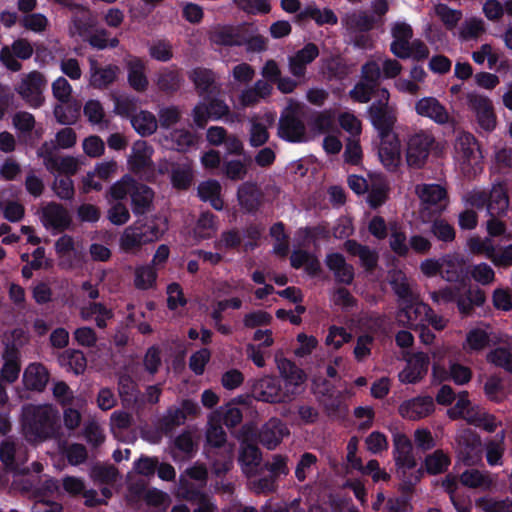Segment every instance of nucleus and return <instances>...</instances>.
Instances as JSON below:
<instances>
[{
    "label": "nucleus",
    "instance_id": "1",
    "mask_svg": "<svg viewBox=\"0 0 512 512\" xmlns=\"http://www.w3.org/2000/svg\"><path fill=\"white\" fill-rule=\"evenodd\" d=\"M58 411L51 405H28L23 409L22 431L27 441L38 443L57 431Z\"/></svg>",
    "mask_w": 512,
    "mask_h": 512
},
{
    "label": "nucleus",
    "instance_id": "2",
    "mask_svg": "<svg viewBox=\"0 0 512 512\" xmlns=\"http://www.w3.org/2000/svg\"><path fill=\"white\" fill-rule=\"evenodd\" d=\"M464 205L482 209L486 207L488 216L505 215L509 206L507 193L502 185H495L487 192L474 189L464 197Z\"/></svg>",
    "mask_w": 512,
    "mask_h": 512
},
{
    "label": "nucleus",
    "instance_id": "3",
    "mask_svg": "<svg viewBox=\"0 0 512 512\" xmlns=\"http://www.w3.org/2000/svg\"><path fill=\"white\" fill-rule=\"evenodd\" d=\"M394 441V460L396 464L397 476L402 479L405 488L409 489L418 481L416 474V460L413 455V449L410 439L403 433H395Z\"/></svg>",
    "mask_w": 512,
    "mask_h": 512
},
{
    "label": "nucleus",
    "instance_id": "4",
    "mask_svg": "<svg viewBox=\"0 0 512 512\" xmlns=\"http://www.w3.org/2000/svg\"><path fill=\"white\" fill-rule=\"evenodd\" d=\"M376 97L377 99L368 108L371 124L378 135L395 133L393 129L397 122L396 108L389 103L388 90L384 88L377 90Z\"/></svg>",
    "mask_w": 512,
    "mask_h": 512
},
{
    "label": "nucleus",
    "instance_id": "5",
    "mask_svg": "<svg viewBox=\"0 0 512 512\" xmlns=\"http://www.w3.org/2000/svg\"><path fill=\"white\" fill-rule=\"evenodd\" d=\"M460 287H446L430 293V297L436 304H443L455 301L461 314L470 313L474 305L481 306L486 300L485 293L480 289H467L464 295L460 294Z\"/></svg>",
    "mask_w": 512,
    "mask_h": 512
},
{
    "label": "nucleus",
    "instance_id": "6",
    "mask_svg": "<svg viewBox=\"0 0 512 512\" xmlns=\"http://www.w3.org/2000/svg\"><path fill=\"white\" fill-rule=\"evenodd\" d=\"M434 136L428 131H418L410 135L406 143V161L409 167L421 168L426 163L430 151L437 148Z\"/></svg>",
    "mask_w": 512,
    "mask_h": 512
},
{
    "label": "nucleus",
    "instance_id": "7",
    "mask_svg": "<svg viewBox=\"0 0 512 512\" xmlns=\"http://www.w3.org/2000/svg\"><path fill=\"white\" fill-rule=\"evenodd\" d=\"M301 104L290 100L287 107L285 108L278 128V135L290 142H302L306 141L305 126L299 119L301 114Z\"/></svg>",
    "mask_w": 512,
    "mask_h": 512
},
{
    "label": "nucleus",
    "instance_id": "8",
    "mask_svg": "<svg viewBox=\"0 0 512 512\" xmlns=\"http://www.w3.org/2000/svg\"><path fill=\"white\" fill-rule=\"evenodd\" d=\"M47 87L45 76L38 71H31L21 77L15 90L31 107H40L44 102L43 92Z\"/></svg>",
    "mask_w": 512,
    "mask_h": 512
},
{
    "label": "nucleus",
    "instance_id": "9",
    "mask_svg": "<svg viewBox=\"0 0 512 512\" xmlns=\"http://www.w3.org/2000/svg\"><path fill=\"white\" fill-rule=\"evenodd\" d=\"M415 192L422 205V213L440 214L448 206L447 190L440 184H419Z\"/></svg>",
    "mask_w": 512,
    "mask_h": 512
},
{
    "label": "nucleus",
    "instance_id": "10",
    "mask_svg": "<svg viewBox=\"0 0 512 512\" xmlns=\"http://www.w3.org/2000/svg\"><path fill=\"white\" fill-rule=\"evenodd\" d=\"M481 152L478 144L470 133L458 132L454 144V159L466 171L469 167L476 165L481 159Z\"/></svg>",
    "mask_w": 512,
    "mask_h": 512
},
{
    "label": "nucleus",
    "instance_id": "11",
    "mask_svg": "<svg viewBox=\"0 0 512 512\" xmlns=\"http://www.w3.org/2000/svg\"><path fill=\"white\" fill-rule=\"evenodd\" d=\"M276 365L283 378L284 386L282 387L287 400L300 393L303 384L306 381V374L298 368L293 362L286 358L276 356Z\"/></svg>",
    "mask_w": 512,
    "mask_h": 512
},
{
    "label": "nucleus",
    "instance_id": "12",
    "mask_svg": "<svg viewBox=\"0 0 512 512\" xmlns=\"http://www.w3.org/2000/svg\"><path fill=\"white\" fill-rule=\"evenodd\" d=\"M377 154L388 171H396L402 162L401 144L396 133L378 135Z\"/></svg>",
    "mask_w": 512,
    "mask_h": 512
},
{
    "label": "nucleus",
    "instance_id": "13",
    "mask_svg": "<svg viewBox=\"0 0 512 512\" xmlns=\"http://www.w3.org/2000/svg\"><path fill=\"white\" fill-rule=\"evenodd\" d=\"M380 78V67L375 60L367 62L362 67V80L350 91L353 100L367 103L371 99Z\"/></svg>",
    "mask_w": 512,
    "mask_h": 512
},
{
    "label": "nucleus",
    "instance_id": "14",
    "mask_svg": "<svg viewBox=\"0 0 512 512\" xmlns=\"http://www.w3.org/2000/svg\"><path fill=\"white\" fill-rule=\"evenodd\" d=\"M32 44L25 39L15 40L11 46H4L0 50V61L9 70L17 72L21 70V63L15 58L29 59L33 54Z\"/></svg>",
    "mask_w": 512,
    "mask_h": 512
},
{
    "label": "nucleus",
    "instance_id": "15",
    "mask_svg": "<svg viewBox=\"0 0 512 512\" xmlns=\"http://www.w3.org/2000/svg\"><path fill=\"white\" fill-rule=\"evenodd\" d=\"M431 314V308L421 302L419 297L414 299L413 302H408L401 306L397 313V321L405 326L411 328H418L425 325V320Z\"/></svg>",
    "mask_w": 512,
    "mask_h": 512
},
{
    "label": "nucleus",
    "instance_id": "16",
    "mask_svg": "<svg viewBox=\"0 0 512 512\" xmlns=\"http://www.w3.org/2000/svg\"><path fill=\"white\" fill-rule=\"evenodd\" d=\"M255 399L268 403H280L287 400L279 381L272 376H264L252 385Z\"/></svg>",
    "mask_w": 512,
    "mask_h": 512
},
{
    "label": "nucleus",
    "instance_id": "17",
    "mask_svg": "<svg viewBox=\"0 0 512 512\" xmlns=\"http://www.w3.org/2000/svg\"><path fill=\"white\" fill-rule=\"evenodd\" d=\"M428 366V355L423 352L415 353L407 359L405 367L398 374V379L403 384H415L426 375Z\"/></svg>",
    "mask_w": 512,
    "mask_h": 512
},
{
    "label": "nucleus",
    "instance_id": "18",
    "mask_svg": "<svg viewBox=\"0 0 512 512\" xmlns=\"http://www.w3.org/2000/svg\"><path fill=\"white\" fill-rule=\"evenodd\" d=\"M319 55L318 47L313 43L306 44L302 49L288 57L290 74L300 80H306L307 65Z\"/></svg>",
    "mask_w": 512,
    "mask_h": 512
},
{
    "label": "nucleus",
    "instance_id": "19",
    "mask_svg": "<svg viewBox=\"0 0 512 512\" xmlns=\"http://www.w3.org/2000/svg\"><path fill=\"white\" fill-rule=\"evenodd\" d=\"M392 42L391 52L398 58L407 59L409 55L408 45L413 37L411 25L405 21H396L391 25Z\"/></svg>",
    "mask_w": 512,
    "mask_h": 512
},
{
    "label": "nucleus",
    "instance_id": "20",
    "mask_svg": "<svg viewBox=\"0 0 512 512\" xmlns=\"http://www.w3.org/2000/svg\"><path fill=\"white\" fill-rule=\"evenodd\" d=\"M447 415L451 419L463 418L470 424H481L485 420L481 408L470 402L467 392L458 395L456 404L447 411Z\"/></svg>",
    "mask_w": 512,
    "mask_h": 512
},
{
    "label": "nucleus",
    "instance_id": "21",
    "mask_svg": "<svg viewBox=\"0 0 512 512\" xmlns=\"http://www.w3.org/2000/svg\"><path fill=\"white\" fill-rule=\"evenodd\" d=\"M415 110L418 115L431 119L437 124H447L451 122V116L444 105L434 97H423L415 104Z\"/></svg>",
    "mask_w": 512,
    "mask_h": 512
},
{
    "label": "nucleus",
    "instance_id": "22",
    "mask_svg": "<svg viewBox=\"0 0 512 512\" xmlns=\"http://www.w3.org/2000/svg\"><path fill=\"white\" fill-rule=\"evenodd\" d=\"M434 411L433 399L429 396L416 397L404 401L399 406V414L410 420H418L427 417Z\"/></svg>",
    "mask_w": 512,
    "mask_h": 512
},
{
    "label": "nucleus",
    "instance_id": "23",
    "mask_svg": "<svg viewBox=\"0 0 512 512\" xmlns=\"http://www.w3.org/2000/svg\"><path fill=\"white\" fill-rule=\"evenodd\" d=\"M229 113V107L220 100H213L209 104L200 102L193 110V119L196 125L203 127L208 120H217Z\"/></svg>",
    "mask_w": 512,
    "mask_h": 512
},
{
    "label": "nucleus",
    "instance_id": "24",
    "mask_svg": "<svg viewBox=\"0 0 512 512\" xmlns=\"http://www.w3.org/2000/svg\"><path fill=\"white\" fill-rule=\"evenodd\" d=\"M289 435L286 425L277 418H271L259 433L260 442L268 449L276 448Z\"/></svg>",
    "mask_w": 512,
    "mask_h": 512
},
{
    "label": "nucleus",
    "instance_id": "25",
    "mask_svg": "<svg viewBox=\"0 0 512 512\" xmlns=\"http://www.w3.org/2000/svg\"><path fill=\"white\" fill-rule=\"evenodd\" d=\"M47 144H44L38 151L39 156L44 158L45 166L51 172H60L66 175H73L78 171L79 161L72 156L50 157L47 156Z\"/></svg>",
    "mask_w": 512,
    "mask_h": 512
},
{
    "label": "nucleus",
    "instance_id": "26",
    "mask_svg": "<svg viewBox=\"0 0 512 512\" xmlns=\"http://www.w3.org/2000/svg\"><path fill=\"white\" fill-rule=\"evenodd\" d=\"M457 441L460 446L459 454L467 464H475L481 460L480 440L471 430L459 434Z\"/></svg>",
    "mask_w": 512,
    "mask_h": 512
},
{
    "label": "nucleus",
    "instance_id": "27",
    "mask_svg": "<svg viewBox=\"0 0 512 512\" xmlns=\"http://www.w3.org/2000/svg\"><path fill=\"white\" fill-rule=\"evenodd\" d=\"M119 72L117 65L100 67L95 60H90L89 83L94 88H105L116 80Z\"/></svg>",
    "mask_w": 512,
    "mask_h": 512
},
{
    "label": "nucleus",
    "instance_id": "28",
    "mask_svg": "<svg viewBox=\"0 0 512 512\" xmlns=\"http://www.w3.org/2000/svg\"><path fill=\"white\" fill-rule=\"evenodd\" d=\"M42 222L48 229L63 230L70 224L68 212L58 204H48L43 208Z\"/></svg>",
    "mask_w": 512,
    "mask_h": 512
},
{
    "label": "nucleus",
    "instance_id": "29",
    "mask_svg": "<svg viewBox=\"0 0 512 512\" xmlns=\"http://www.w3.org/2000/svg\"><path fill=\"white\" fill-rule=\"evenodd\" d=\"M128 83L136 91H145L148 87V79L145 74L144 62L133 56L126 59Z\"/></svg>",
    "mask_w": 512,
    "mask_h": 512
},
{
    "label": "nucleus",
    "instance_id": "30",
    "mask_svg": "<svg viewBox=\"0 0 512 512\" xmlns=\"http://www.w3.org/2000/svg\"><path fill=\"white\" fill-rule=\"evenodd\" d=\"M464 260L456 254H449L441 258L440 276L448 282H458L464 278Z\"/></svg>",
    "mask_w": 512,
    "mask_h": 512
},
{
    "label": "nucleus",
    "instance_id": "31",
    "mask_svg": "<svg viewBox=\"0 0 512 512\" xmlns=\"http://www.w3.org/2000/svg\"><path fill=\"white\" fill-rule=\"evenodd\" d=\"M390 283L395 294L399 298L400 306L408 304V302H413L414 299L419 297L418 293L413 290L410 281L402 271H394L391 274Z\"/></svg>",
    "mask_w": 512,
    "mask_h": 512
},
{
    "label": "nucleus",
    "instance_id": "32",
    "mask_svg": "<svg viewBox=\"0 0 512 512\" xmlns=\"http://www.w3.org/2000/svg\"><path fill=\"white\" fill-rule=\"evenodd\" d=\"M388 192V183L382 175L370 176L367 202L371 208L375 209L383 205L388 198Z\"/></svg>",
    "mask_w": 512,
    "mask_h": 512
},
{
    "label": "nucleus",
    "instance_id": "33",
    "mask_svg": "<svg viewBox=\"0 0 512 512\" xmlns=\"http://www.w3.org/2000/svg\"><path fill=\"white\" fill-rule=\"evenodd\" d=\"M460 482L466 487L485 491L495 484V478L488 472L468 469L460 475Z\"/></svg>",
    "mask_w": 512,
    "mask_h": 512
},
{
    "label": "nucleus",
    "instance_id": "34",
    "mask_svg": "<svg viewBox=\"0 0 512 512\" xmlns=\"http://www.w3.org/2000/svg\"><path fill=\"white\" fill-rule=\"evenodd\" d=\"M488 327H475L468 331L462 348L466 353H478L489 343Z\"/></svg>",
    "mask_w": 512,
    "mask_h": 512
},
{
    "label": "nucleus",
    "instance_id": "35",
    "mask_svg": "<svg viewBox=\"0 0 512 512\" xmlns=\"http://www.w3.org/2000/svg\"><path fill=\"white\" fill-rule=\"evenodd\" d=\"M23 380L27 388L41 391L49 380V374L43 365L32 363L25 369Z\"/></svg>",
    "mask_w": 512,
    "mask_h": 512
},
{
    "label": "nucleus",
    "instance_id": "36",
    "mask_svg": "<svg viewBox=\"0 0 512 512\" xmlns=\"http://www.w3.org/2000/svg\"><path fill=\"white\" fill-rule=\"evenodd\" d=\"M480 126L486 131H491L496 126L495 115L490 100L485 97H475L472 101Z\"/></svg>",
    "mask_w": 512,
    "mask_h": 512
},
{
    "label": "nucleus",
    "instance_id": "37",
    "mask_svg": "<svg viewBox=\"0 0 512 512\" xmlns=\"http://www.w3.org/2000/svg\"><path fill=\"white\" fill-rule=\"evenodd\" d=\"M335 119L336 116L333 111H321L310 121V129L315 135H328L334 132L339 133Z\"/></svg>",
    "mask_w": 512,
    "mask_h": 512
},
{
    "label": "nucleus",
    "instance_id": "38",
    "mask_svg": "<svg viewBox=\"0 0 512 512\" xmlns=\"http://www.w3.org/2000/svg\"><path fill=\"white\" fill-rule=\"evenodd\" d=\"M152 148L145 141H137L132 147L129 165L133 171H141L151 163Z\"/></svg>",
    "mask_w": 512,
    "mask_h": 512
},
{
    "label": "nucleus",
    "instance_id": "39",
    "mask_svg": "<svg viewBox=\"0 0 512 512\" xmlns=\"http://www.w3.org/2000/svg\"><path fill=\"white\" fill-rule=\"evenodd\" d=\"M326 264L340 282L348 284L353 280V268L345 262L341 254H329L326 258Z\"/></svg>",
    "mask_w": 512,
    "mask_h": 512
},
{
    "label": "nucleus",
    "instance_id": "40",
    "mask_svg": "<svg viewBox=\"0 0 512 512\" xmlns=\"http://www.w3.org/2000/svg\"><path fill=\"white\" fill-rule=\"evenodd\" d=\"M275 122V114L267 113L259 120H253L250 131V144L261 146L268 140V127Z\"/></svg>",
    "mask_w": 512,
    "mask_h": 512
},
{
    "label": "nucleus",
    "instance_id": "41",
    "mask_svg": "<svg viewBox=\"0 0 512 512\" xmlns=\"http://www.w3.org/2000/svg\"><path fill=\"white\" fill-rule=\"evenodd\" d=\"M239 461L243 472L247 476L251 477L255 475L261 461V455L258 448L254 445L243 443Z\"/></svg>",
    "mask_w": 512,
    "mask_h": 512
},
{
    "label": "nucleus",
    "instance_id": "42",
    "mask_svg": "<svg viewBox=\"0 0 512 512\" xmlns=\"http://www.w3.org/2000/svg\"><path fill=\"white\" fill-rule=\"evenodd\" d=\"M211 421H221L228 427L239 424L242 420V413L235 403H227L210 413Z\"/></svg>",
    "mask_w": 512,
    "mask_h": 512
},
{
    "label": "nucleus",
    "instance_id": "43",
    "mask_svg": "<svg viewBox=\"0 0 512 512\" xmlns=\"http://www.w3.org/2000/svg\"><path fill=\"white\" fill-rule=\"evenodd\" d=\"M221 185L216 180H208L201 183L198 187V194L204 201H209L211 205L221 210L223 208V201L220 198Z\"/></svg>",
    "mask_w": 512,
    "mask_h": 512
},
{
    "label": "nucleus",
    "instance_id": "44",
    "mask_svg": "<svg viewBox=\"0 0 512 512\" xmlns=\"http://www.w3.org/2000/svg\"><path fill=\"white\" fill-rule=\"evenodd\" d=\"M146 243L148 242L145 240V235L138 225L127 227L120 238V246L126 252L132 251Z\"/></svg>",
    "mask_w": 512,
    "mask_h": 512
},
{
    "label": "nucleus",
    "instance_id": "45",
    "mask_svg": "<svg viewBox=\"0 0 512 512\" xmlns=\"http://www.w3.org/2000/svg\"><path fill=\"white\" fill-rule=\"evenodd\" d=\"M195 143V136L185 130H175L170 133V138L165 137L163 145L170 149L184 151Z\"/></svg>",
    "mask_w": 512,
    "mask_h": 512
},
{
    "label": "nucleus",
    "instance_id": "46",
    "mask_svg": "<svg viewBox=\"0 0 512 512\" xmlns=\"http://www.w3.org/2000/svg\"><path fill=\"white\" fill-rule=\"evenodd\" d=\"M134 129L141 135H150L157 128V120L155 116L148 111H140L131 119Z\"/></svg>",
    "mask_w": 512,
    "mask_h": 512
},
{
    "label": "nucleus",
    "instance_id": "47",
    "mask_svg": "<svg viewBox=\"0 0 512 512\" xmlns=\"http://www.w3.org/2000/svg\"><path fill=\"white\" fill-rule=\"evenodd\" d=\"M210 39L218 45H235L240 42L237 29L232 26L215 27L211 31Z\"/></svg>",
    "mask_w": 512,
    "mask_h": 512
},
{
    "label": "nucleus",
    "instance_id": "48",
    "mask_svg": "<svg viewBox=\"0 0 512 512\" xmlns=\"http://www.w3.org/2000/svg\"><path fill=\"white\" fill-rule=\"evenodd\" d=\"M345 248L349 253L357 255L360 258L362 265L367 269H371L375 266L377 262V255L374 251L352 240L345 243Z\"/></svg>",
    "mask_w": 512,
    "mask_h": 512
},
{
    "label": "nucleus",
    "instance_id": "49",
    "mask_svg": "<svg viewBox=\"0 0 512 512\" xmlns=\"http://www.w3.org/2000/svg\"><path fill=\"white\" fill-rule=\"evenodd\" d=\"M433 13L445 25L447 29H453L462 18L459 10L452 9L445 4H436L433 7Z\"/></svg>",
    "mask_w": 512,
    "mask_h": 512
},
{
    "label": "nucleus",
    "instance_id": "50",
    "mask_svg": "<svg viewBox=\"0 0 512 512\" xmlns=\"http://www.w3.org/2000/svg\"><path fill=\"white\" fill-rule=\"evenodd\" d=\"M467 248L473 254L484 255L487 259L491 260L495 246L489 237L480 238L478 236L470 237L467 240Z\"/></svg>",
    "mask_w": 512,
    "mask_h": 512
},
{
    "label": "nucleus",
    "instance_id": "51",
    "mask_svg": "<svg viewBox=\"0 0 512 512\" xmlns=\"http://www.w3.org/2000/svg\"><path fill=\"white\" fill-rule=\"evenodd\" d=\"M132 203L134 205L135 213H143L145 209L150 205L153 193L145 185L136 184L131 194Z\"/></svg>",
    "mask_w": 512,
    "mask_h": 512
},
{
    "label": "nucleus",
    "instance_id": "52",
    "mask_svg": "<svg viewBox=\"0 0 512 512\" xmlns=\"http://www.w3.org/2000/svg\"><path fill=\"white\" fill-rule=\"evenodd\" d=\"M449 464V457L441 450H436L425 458V468L430 474L444 472Z\"/></svg>",
    "mask_w": 512,
    "mask_h": 512
},
{
    "label": "nucleus",
    "instance_id": "53",
    "mask_svg": "<svg viewBox=\"0 0 512 512\" xmlns=\"http://www.w3.org/2000/svg\"><path fill=\"white\" fill-rule=\"evenodd\" d=\"M60 363L75 374L84 372L86 368V359L80 351H69L63 353L60 357Z\"/></svg>",
    "mask_w": 512,
    "mask_h": 512
},
{
    "label": "nucleus",
    "instance_id": "54",
    "mask_svg": "<svg viewBox=\"0 0 512 512\" xmlns=\"http://www.w3.org/2000/svg\"><path fill=\"white\" fill-rule=\"evenodd\" d=\"M389 245L391 250L399 256H406L409 252V241L403 231L398 229L395 224L390 226Z\"/></svg>",
    "mask_w": 512,
    "mask_h": 512
},
{
    "label": "nucleus",
    "instance_id": "55",
    "mask_svg": "<svg viewBox=\"0 0 512 512\" xmlns=\"http://www.w3.org/2000/svg\"><path fill=\"white\" fill-rule=\"evenodd\" d=\"M135 185L136 183L133 179L128 176L123 177L110 188V196L108 199L109 203L112 204V202H119L124 199L127 194H132Z\"/></svg>",
    "mask_w": 512,
    "mask_h": 512
},
{
    "label": "nucleus",
    "instance_id": "56",
    "mask_svg": "<svg viewBox=\"0 0 512 512\" xmlns=\"http://www.w3.org/2000/svg\"><path fill=\"white\" fill-rule=\"evenodd\" d=\"M81 316L85 320L94 318L97 326L103 328L106 326L107 320L111 318V312L101 304H91L81 310Z\"/></svg>",
    "mask_w": 512,
    "mask_h": 512
},
{
    "label": "nucleus",
    "instance_id": "57",
    "mask_svg": "<svg viewBox=\"0 0 512 512\" xmlns=\"http://www.w3.org/2000/svg\"><path fill=\"white\" fill-rule=\"evenodd\" d=\"M471 278L481 285H490L495 280V272L487 263H479L470 267Z\"/></svg>",
    "mask_w": 512,
    "mask_h": 512
},
{
    "label": "nucleus",
    "instance_id": "58",
    "mask_svg": "<svg viewBox=\"0 0 512 512\" xmlns=\"http://www.w3.org/2000/svg\"><path fill=\"white\" fill-rule=\"evenodd\" d=\"M433 374L440 380L452 379L458 385H463L469 382L472 376L471 370L468 367L457 363H453L450 365L448 376L439 377L437 374V368L435 366L433 367Z\"/></svg>",
    "mask_w": 512,
    "mask_h": 512
},
{
    "label": "nucleus",
    "instance_id": "59",
    "mask_svg": "<svg viewBox=\"0 0 512 512\" xmlns=\"http://www.w3.org/2000/svg\"><path fill=\"white\" fill-rule=\"evenodd\" d=\"M189 77L200 93L209 91L215 80L214 74L210 70L200 68L192 70Z\"/></svg>",
    "mask_w": 512,
    "mask_h": 512
},
{
    "label": "nucleus",
    "instance_id": "60",
    "mask_svg": "<svg viewBox=\"0 0 512 512\" xmlns=\"http://www.w3.org/2000/svg\"><path fill=\"white\" fill-rule=\"evenodd\" d=\"M339 124L352 138L358 137L362 132L360 119L351 112H344L338 117Z\"/></svg>",
    "mask_w": 512,
    "mask_h": 512
},
{
    "label": "nucleus",
    "instance_id": "61",
    "mask_svg": "<svg viewBox=\"0 0 512 512\" xmlns=\"http://www.w3.org/2000/svg\"><path fill=\"white\" fill-rule=\"evenodd\" d=\"M352 335L343 327L331 326L325 339L327 346L339 349L343 344L349 342Z\"/></svg>",
    "mask_w": 512,
    "mask_h": 512
},
{
    "label": "nucleus",
    "instance_id": "62",
    "mask_svg": "<svg viewBox=\"0 0 512 512\" xmlns=\"http://www.w3.org/2000/svg\"><path fill=\"white\" fill-rule=\"evenodd\" d=\"M485 31L484 23L481 19L472 18L465 21L459 31V37L462 40H470L479 37Z\"/></svg>",
    "mask_w": 512,
    "mask_h": 512
},
{
    "label": "nucleus",
    "instance_id": "63",
    "mask_svg": "<svg viewBox=\"0 0 512 512\" xmlns=\"http://www.w3.org/2000/svg\"><path fill=\"white\" fill-rule=\"evenodd\" d=\"M192 180V170L189 164L178 165L174 167L171 175V182L174 187L187 188Z\"/></svg>",
    "mask_w": 512,
    "mask_h": 512
},
{
    "label": "nucleus",
    "instance_id": "64",
    "mask_svg": "<svg viewBox=\"0 0 512 512\" xmlns=\"http://www.w3.org/2000/svg\"><path fill=\"white\" fill-rule=\"evenodd\" d=\"M488 362L512 372V353L504 348H497L487 355Z\"/></svg>",
    "mask_w": 512,
    "mask_h": 512
}]
</instances>
